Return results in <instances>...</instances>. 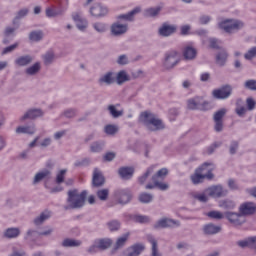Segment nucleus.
I'll return each mask as SVG.
<instances>
[{
	"label": "nucleus",
	"instance_id": "4be33fe9",
	"mask_svg": "<svg viewBox=\"0 0 256 256\" xmlns=\"http://www.w3.org/2000/svg\"><path fill=\"white\" fill-rule=\"evenodd\" d=\"M128 239H129V233H125L121 237H119L116 240V243L111 250V255H115V253H117V251H119V249H123V247H125V244L127 243Z\"/></svg>",
	"mask_w": 256,
	"mask_h": 256
},
{
	"label": "nucleus",
	"instance_id": "4c0bfd02",
	"mask_svg": "<svg viewBox=\"0 0 256 256\" xmlns=\"http://www.w3.org/2000/svg\"><path fill=\"white\" fill-rule=\"evenodd\" d=\"M154 171H155V166L152 165L148 167L146 172L143 175L138 177L139 185H145V183H147V179H149L150 175H153Z\"/></svg>",
	"mask_w": 256,
	"mask_h": 256
},
{
	"label": "nucleus",
	"instance_id": "e2e57ef3",
	"mask_svg": "<svg viewBox=\"0 0 256 256\" xmlns=\"http://www.w3.org/2000/svg\"><path fill=\"white\" fill-rule=\"evenodd\" d=\"M91 164V159L89 158H84L82 160H78L74 163L75 167H89Z\"/></svg>",
	"mask_w": 256,
	"mask_h": 256
},
{
	"label": "nucleus",
	"instance_id": "6e6d98bb",
	"mask_svg": "<svg viewBox=\"0 0 256 256\" xmlns=\"http://www.w3.org/2000/svg\"><path fill=\"white\" fill-rule=\"evenodd\" d=\"M107 227L109 231H119V229H121V222L118 220H112L107 223Z\"/></svg>",
	"mask_w": 256,
	"mask_h": 256
},
{
	"label": "nucleus",
	"instance_id": "0eeeda50",
	"mask_svg": "<svg viewBox=\"0 0 256 256\" xmlns=\"http://www.w3.org/2000/svg\"><path fill=\"white\" fill-rule=\"evenodd\" d=\"M114 198L119 205H127L133 199V194L129 189H117L114 191Z\"/></svg>",
	"mask_w": 256,
	"mask_h": 256
},
{
	"label": "nucleus",
	"instance_id": "9b49d317",
	"mask_svg": "<svg viewBox=\"0 0 256 256\" xmlns=\"http://www.w3.org/2000/svg\"><path fill=\"white\" fill-rule=\"evenodd\" d=\"M206 193L213 199H220V197H227L229 191L224 189L221 185H215L207 188Z\"/></svg>",
	"mask_w": 256,
	"mask_h": 256
},
{
	"label": "nucleus",
	"instance_id": "2f4dec72",
	"mask_svg": "<svg viewBox=\"0 0 256 256\" xmlns=\"http://www.w3.org/2000/svg\"><path fill=\"white\" fill-rule=\"evenodd\" d=\"M152 183H148L145 189H155V187L160 191H167V189H169V184L163 183L161 180H152Z\"/></svg>",
	"mask_w": 256,
	"mask_h": 256
},
{
	"label": "nucleus",
	"instance_id": "c756f323",
	"mask_svg": "<svg viewBox=\"0 0 256 256\" xmlns=\"http://www.w3.org/2000/svg\"><path fill=\"white\" fill-rule=\"evenodd\" d=\"M62 247L69 249V248H75V247H81L83 245V242L81 240L73 239V238H65L62 243Z\"/></svg>",
	"mask_w": 256,
	"mask_h": 256
},
{
	"label": "nucleus",
	"instance_id": "c85d7f7f",
	"mask_svg": "<svg viewBox=\"0 0 256 256\" xmlns=\"http://www.w3.org/2000/svg\"><path fill=\"white\" fill-rule=\"evenodd\" d=\"M43 179H51V171L48 169L42 170L34 176L33 185H37V183H41Z\"/></svg>",
	"mask_w": 256,
	"mask_h": 256
},
{
	"label": "nucleus",
	"instance_id": "2eb2a0df",
	"mask_svg": "<svg viewBox=\"0 0 256 256\" xmlns=\"http://www.w3.org/2000/svg\"><path fill=\"white\" fill-rule=\"evenodd\" d=\"M239 212L242 217H247L249 215H255L256 213V203L255 202H244L239 206Z\"/></svg>",
	"mask_w": 256,
	"mask_h": 256
},
{
	"label": "nucleus",
	"instance_id": "dca6fc26",
	"mask_svg": "<svg viewBox=\"0 0 256 256\" xmlns=\"http://www.w3.org/2000/svg\"><path fill=\"white\" fill-rule=\"evenodd\" d=\"M144 251H145V245L137 243L128 247L126 251L122 252L120 256H139Z\"/></svg>",
	"mask_w": 256,
	"mask_h": 256
},
{
	"label": "nucleus",
	"instance_id": "79ce46f5",
	"mask_svg": "<svg viewBox=\"0 0 256 256\" xmlns=\"http://www.w3.org/2000/svg\"><path fill=\"white\" fill-rule=\"evenodd\" d=\"M227 57H229V55L225 51L219 52L216 55V63L219 65V67H225V64L227 63Z\"/></svg>",
	"mask_w": 256,
	"mask_h": 256
},
{
	"label": "nucleus",
	"instance_id": "37998d69",
	"mask_svg": "<svg viewBox=\"0 0 256 256\" xmlns=\"http://www.w3.org/2000/svg\"><path fill=\"white\" fill-rule=\"evenodd\" d=\"M104 147H105V142L96 141L90 145V151H91V153H101V151H103Z\"/></svg>",
	"mask_w": 256,
	"mask_h": 256
},
{
	"label": "nucleus",
	"instance_id": "e433bc0d",
	"mask_svg": "<svg viewBox=\"0 0 256 256\" xmlns=\"http://www.w3.org/2000/svg\"><path fill=\"white\" fill-rule=\"evenodd\" d=\"M29 15V9L28 8H22L17 13L16 16L13 19V25H16V27H19V21L21 19H24V17H27Z\"/></svg>",
	"mask_w": 256,
	"mask_h": 256
},
{
	"label": "nucleus",
	"instance_id": "1a4fd4ad",
	"mask_svg": "<svg viewBox=\"0 0 256 256\" xmlns=\"http://www.w3.org/2000/svg\"><path fill=\"white\" fill-rule=\"evenodd\" d=\"M127 31H129V24H121L119 21L112 23L110 26L112 37H123Z\"/></svg>",
	"mask_w": 256,
	"mask_h": 256
},
{
	"label": "nucleus",
	"instance_id": "393cba45",
	"mask_svg": "<svg viewBox=\"0 0 256 256\" xmlns=\"http://www.w3.org/2000/svg\"><path fill=\"white\" fill-rule=\"evenodd\" d=\"M33 61V56L26 54L18 57L14 63L17 65V67H27L28 65H31Z\"/></svg>",
	"mask_w": 256,
	"mask_h": 256
},
{
	"label": "nucleus",
	"instance_id": "f8f14e48",
	"mask_svg": "<svg viewBox=\"0 0 256 256\" xmlns=\"http://www.w3.org/2000/svg\"><path fill=\"white\" fill-rule=\"evenodd\" d=\"M226 219H228L229 223L234 225L235 227H239L245 223V218H243V214L241 212H225L224 213Z\"/></svg>",
	"mask_w": 256,
	"mask_h": 256
},
{
	"label": "nucleus",
	"instance_id": "7ed1b4c3",
	"mask_svg": "<svg viewBox=\"0 0 256 256\" xmlns=\"http://www.w3.org/2000/svg\"><path fill=\"white\" fill-rule=\"evenodd\" d=\"M213 164L209 162L203 163L199 168L195 170V173L191 176V181L194 185H199V183H203L205 179H208V181H211L215 175H213V168H210L207 170L206 174H203V170L205 167H209Z\"/></svg>",
	"mask_w": 256,
	"mask_h": 256
},
{
	"label": "nucleus",
	"instance_id": "473e14b6",
	"mask_svg": "<svg viewBox=\"0 0 256 256\" xmlns=\"http://www.w3.org/2000/svg\"><path fill=\"white\" fill-rule=\"evenodd\" d=\"M149 243L152 245L151 247V254L150 256H163V254L161 253V251H159V244L157 243V241L155 240V237L149 235L147 237Z\"/></svg>",
	"mask_w": 256,
	"mask_h": 256
},
{
	"label": "nucleus",
	"instance_id": "c03bdc74",
	"mask_svg": "<svg viewBox=\"0 0 256 256\" xmlns=\"http://www.w3.org/2000/svg\"><path fill=\"white\" fill-rule=\"evenodd\" d=\"M49 217H51V213L42 212L38 217L34 219V225L36 226L43 225V223H45V221H47Z\"/></svg>",
	"mask_w": 256,
	"mask_h": 256
},
{
	"label": "nucleus",
	"instance_id": "a19ab883",
	"mask_svg": "<svg viewBox=\"0 0 256 256\" xmlns=\"http://www.w3.org/2000/svg\"><path fill=\"white\" fill-rule=\"evenodd\" d=\"M29 40L33 43H39V41L43 40V31L35 30L29 33Z\"/></svg>",
	"mask_w": 256,
	"mask_h": 256
},
{
	"label": "nucleus",
	"instance_id": "864d4df0",
	"mask_svg": "<svg viewBox=\"0 0 256 256\" xmlns=\"http://www.w3.org/2000/svg\"><path fill=\"white\" fill-rule=\"evenodd\" d=\"M96 195L100 201H107V199H109V189H100L97 191Z\"/></svg>",
	"mask_w": 256,
	"mask_h": 256
},
{
	"label": "nucleus",
	"instance_id": "c9c22d12",
	"mask_svg": "<svg viewBox=\"0 0 256 256\" xmlns=\"http://www.w3.org/2000/svg\"><path fill=\"white\" fill-rule=\"evenodd\" d=\"M115 81L117 85H123V83H127V81H131V77L127 75V71L121 70L117 73L115 77Z\"/></svg>",
	"mask_w": 256,
	"mask_h": 256
},
{
	"label": "nucleus",
	"instance_id": "7c9ffc66",
	"mask_svg": "<svg viewBox=\"0 0 256 256\" xmlns=\"http://www.w3.org/2000/svg\"><path fill=\"white\" fill-rule=\"evenodd\" d=\"M21 235V230L18 227H11L4 231L3 237L5 239H17Z\"/></svg>",
	"mask_w": 256,
	"mask_h": 256
},
{
	"label": "nucleus",
	"instance_id": "338daca9",
	"mask_svg": "<svg viewBox=\"0 0 256 256\" xmlns=\"http://www.w3.org/2000/svg\"><path fill=\"white\" fill-rule=\"evenodd\" d=\"M117 63H118V65H128L129 64V58L127 57V55L122 54L118 57Z\"/></svg>",
	"mask_w": 256,
	"mask_h": 256
},
{
	"label": "nucleus",
	"instance_id": "4468645a",
	"mask_svg": "<svg viewBox=\"0 0 256 256\" xmlns=\"http://www.w3.org/2000/svg\"><path fill=\"white\" fill-rule=\"evenodd\" d=\"M175 33H177V25H171L167 22L163 23L162 27L158 29L160 37H171V35H175Z\"/></svg>",
	"mask_w": 256,
	"mask_h": 256
},
{
	"label": "nucleus",
	"instance_id": "9d476101",
	"mask_svg": "<svg viewBox=\"0 0 256 256\" xmlns=\"http://www.w3.org/2000/svg\"><path fill=\"white\" fill-rule=\"evenodd\" d=\"M227 115V109L221 108L220 110L216 111L213 115V121H214V131L216 133H221L223 131V117Z\"/></svg>",
	"mask_w": 256,
	"mask_h": 256
},
{
	"label": "nucleus",
	"instance_id": "0e129e2a",
	"mask_svg": "<svg viewBox=\"0 0 256 256\" xmlns=\"http://www.w3.org/2000/svg\"><path fill=\"white\" fill-rule=\"evenodd\" d=\"M17 47H19L18 42L14 43L10 46H7L6 48L3 49L2 55H7L8 53H13V51H15V49H17Z\"/></svg>",
	"mask_w": 256,
	"mask_h": 256
},
{
	"label": "nucleus",
	"instance_id": "6ab92c4d",
	"mask_svg": "<svg viewBox=\"0 0 256 256\" xmlns=\"http://www.w3.org/2000/svg\"><path fill=\"white\" fill-rule=\"evenodd\" d=\"M139 13H141V7H136L126 14L116 16V19L117 21H135V15H139Z\"/></svg>",
	"mask_w": 256,
	"mask_h": 256
},
{
	"label": "nucleus",
	"instance_id": "13d9d810",
	"mask_svg": "<svg viewBox=\"0 0 256 256\" xmlns=\"http://www.w3.org/2000/svg\"><path fill=\"white\" fill-rule=\"evenodd\" d=\"M158 13H161V6H157L154 8H148L146 10V15H148V17H157Z\"/></svg>",
	"mask_w": 256,
	"mask_h": 256
},
{
	"label": "nucleus",
	"instance_id": "680f3d73",
	"mask_svg": "<svg viewBox=\"0 0 256 256\" xmlns=\"http://www.w3.org/2000/svg\"><path fill=\"white\" fill-rule=\"evenodd\" d=\"M256 57V46L250 48L247 53L244 54V58L247 61H251V59H254Z\"/></svg>",
	"mask_w": 256,
	"mask_h": 256
},
{
	"label": "nucleus",
	"instance_id": "774afa93",
	"mask_svg": "<svg viewBox=\"0 0 256 256\" xmlns=\"http://www.w3.org/2000/svg\"><path fill=\"white\" fill-rule=\"evenodd\" d=\"M62 11H55L51 8L46 9V17H57V15H61Z\"/></svg>",
	"mask_w": 256,
	"mask_h": 256
},
{
	"label": "nucleus",
	"instance_id": "603ef678",
	"mask_svg": "<svg viewBox=\"0 0 256 256\" xmlns=\"http://www.w3.org/2000/svg\"><path fill=\"white\" fill-rule=\"evenodd\" d=\"M194 199L200 201V203H207V201H209V194L207 193V189H205L203 193L194 195Z\"/></svg>",
	"mask_w": 256,
	"mask_h": 256
},
{
	"label": "nucleus",
	"instance_id": "052dcab7",
	"mask_svg": "<svg viewBox=\"0 0 256 256\" xmlns=\"http://www.w3.org/2000/svg\"><path fill=\"white\" fill-rule=\"evenodd\" d=\"M245 89H248L249 91H256V80L255 79H250L247 80L244 83Z\"/></svg>",
	"mask_w": 256,
	"mask_h": 256
},
{
	"label": "nucleus",
	"instance_id": "8fccbe9b",
	"mask_svg": "<svg viewBox=\"0 0 256 256\" xmlns=\"http://www.w3.org/2000/svg\"><path fill=\"white\" fill-rule=\"evenodd\" d=\"M138 199L140 203H144V204L151 203V201H153V194L143 192L139 195Z\"/></svg>",
	"mask_w": 256,
	"mask_h": 256
},
{
	"label": "nucleus",
	"instance_id": "6e6552de",
	"mask_svg": "<svg viewBox=\"0 0 256 256\" xmlns=\"http://www.w3.org/2000/svg\"><path fill=\"white\" fill-rule=\"evenodd\" d=\"M233 94V87L229 84L222 85L218 89H214L212 91V97L214 99H220V100H225L229 99L230 95Z\"/></svg>",
	"mask_w": 256,
	"mask_h": 256
},
{
	"label": "nucleus",
	"instance_id": "f704fd0d",
	"mask_svg": "<svg viewBox=\"0 0 256 256\" xmlns=\"http://www.w3.org/2000/svg\"><path fill=\"white\" fill-rule=\"evenodd\" d=\"M99 85H113L115 83V76L113 72H107L98 80Z\"/></svg>",
	"mask_w": 256,
	"mask_h": 256
},
{
	"label": "nucleus",
	"instance_id": "58836bf2",
	"mask_svg": "<svg viewBox=\"0 0 256 256\" xmlns=\"http://www.w3.org/2000/svg\"><path fill=\"white\" fill-rule=\"evenodd\" d=\"M41 71V62H35L32 66L26 68L25 73L30 77L37 75Z\"/></svg>",
	"mask_w": 256,
	"mask_h": 256
},
{
	"label": "nucleus",
	"instance_id": "de8ad7c7",
	"mask_svg": "<svg viewBox=\"0 0 256 256\" xmlns=\"http://www.w3.org/2000/svg\"><path fill=\"white\" fill-rule=\"evenodd\" d=\"M167 175H169V170H167V168H162L152 176L151 181H161L164 177H167Z\"/></svg>",
	"mask_w": 256,
	"mask_h": 256
},
{
	"label": "nucleus",
	"instance_id": "a878e982",
	"mask_svg": "<svg viewBox=\"0 0 256 256\" xmlns=\"http://www.w3.org/2000/svg\"><path fill=\"white\" fill-rule=\"evenodd\" d=\"M117 107H121V104L116 105H108L107 110L109 112V115L113 117V119H119V117H123L125 111L123 109L117 110Z\"/></svg>",
	"mask_w": 256,
	"mask_h": 256
},
{
	"label": "nucleus",
	"instance_id": "ddd939ff",
	"mask_svg": "<svg viewBox=\"0 0 256 256\" xmlns=\"http://www.w3.org/2000/svg\"><path fill=\"white\" fill-rule=\"evenodd\" d=\"M179 221H175L173 219L169 218H162L158 220L154 225L153 229L159 230V229H168L171 227H179Z\"/></svg>",
	"mask_w": 256,
	"mask_h": 256
},
{
	"label": "nucleus",
	"instance_id": "69168bd1",
	"mask_svg": "<svg viewBox=\"0 0 256 256\" xmlns=\"http://www.w3.org/2000/svg\"><path fill=\"white\" fill-rule=\"evenodd\" d=\"M237 149H239V142L236 140H233L229 148L230 155H235V153H237Z\"/></svg>",
	"mask_w": 256,
	"mask_h": 256
},
{
	"label": "nucleus",
	"instance_id": "5701e85b",
	"mask_svg": "<svg viewBox=\"0 0 256 256\" xmlns=\"http://www.w3.org/2000/svg\"><path fill=\"white\" fill-rule=\"evenodd\" d=\"M118 174L124 181H129L135 174V168L133 167H121L118 170Z\"/></svg>",
	"mask_w": 256,
	"mask_h": 256
},
{
	"label": "nucleus",
	"instance_id": "f257e3e1",
	"mask_svg": "<svg viewBox=\"0 0 256 256\" xmlns=\"http://www.w3.org/2000/svg\"><path fill=\"white\" fill-rule=\"evenodd\" d=\"M67 205L64 206L65 211L72 209H81L85 207V201L87 200V190H83L79 193V190L73 189L67 192Z\"/></svg>",
	"mask_w": 256,
	"mask_h": 256
},
{
	"label": "nucleus",
	"instance_id": "cd10ccee",
	"mask_svg": "<svg viewBox=\"0 0 256 256\" xmlns=\"http://www.w3.org/2000/svg\"><path fill=\"white\" fill-rule=\"evenodd\" d=\"M255 242H256V236H251L248 237L244 240H240L237 242L238 247H241V249L249 248L253 249L255 247Z\"/></svg>",
	"mask_w": 256,
	"mask_h": 256
},
{
	"label": "nucleus",
	"instance_id": "a18cd8bd",
	"mask_svg": "<svg viewBox=\"0 0 256 256\" xmlns=\"http://www.w3.org/2000/svg\"><path fill=\"white\" fill-rule=\"evenodd\" d=\"M42 59L44 61V65L49 66L52 65L53 61H55V52L48 51L43 56Z\"/></svg>",
	"mask_w": 256,
	"mask_h": 256
},
{
	"label": "nucleus",
	"instance_id": "f3484780",
	"mask_svg": "<svg viewBox=\"0 0 256 256\" xmlns=\"http://www.w3.org/2000/svg\"><path fill=\"white\" fill-rule=\"evenodd\" d=\"M109 13V9L101 4H94L90 8V14L92 17H96L97 19H101V17H106Z\"/></svg>",
	"mask_w": 256,
	"mask_h": 256
},
{
	"label": "nucleus",
	"instance_id": "423d86ee",
	"mask_svg": "<svg viewBox=\"0 0 256 256\" xmlns=\"http://www.w3.org/2000/svg\"><path fill=\"white\" fill-rule=\"evenodd\" d=\"M179 61V52L176 50H170L165 53L163 67L164 69H173L175 66L178 65Z\"/></svg>",
	"mask_w": 256,
	"mask_h": 256
},
{
	"label": "nucleus",
	"instance_id": "5fc2aeb1",
	"mask_svg": "<svg viewBox=\"0 0 256 256\" xmlns=\"http://www.w3.org/2000/svg\"><path fill=\"white\" fill-rule=\"evenodd\" d=\"M119 131V128L113 124H108L104 127V133L106 135H115Z\"/></svg>",
	"mask_w": 256,
	"mask_h": 256
},
{
	"label": "nucleus",
	"instance_id": "bb28decb",
	"mask_svg": "<svg viewBox=\"0 0 256 256\" xmlns=\"http://www.w3.org/2000/svg\"><path fill=\"white\" fill-rule=\"evenodd\" d=\"M183 57L186 61H193L197 57V49L192 46H186L183 49Z\"/></svg>",
	"mask_w": 256,
	"mask_h": 256
},
{
	"label": "nucleus",
	"instance_id": "72a5a7b5",
	"mask_svg": "<svg viewBox=\"0 0 256 256\" xmlns=\"http://www.w3.org/2000/svg\"><path fill=\"white\" fill-rule=\"evenodd\" d=\"M95 244L98 245V249L100 251H106V249H109V247L113 245V240L110 238H101L95 240Z\"/></svg>",
	"mask_w": 256,
	"mask_h": 256
},
{
	"label": "nucleus",
	"instance_id": "a211bd4d",
	"mask_svg": "<svg viewBox=\"0 0 256 256\" xmlns=\"http://www.w3.org/2000/svg\"><path fill=\"white\" fill-rule=\"evenodd\" d=\"M72 19L79 31H85V29H87L89 23L87 22V19L83 18L81 12H73Z\"/></svg>",
	"mask_w": 256,
	"mask_h": 256
},
{
	"label": "nucleus",
	"instance_id": "20e7f679",
	"mask_svg": "<svg viewBox=\"0 0 256 256\" xmlns=\"http://www.w3.org/2000/svg\"><path fill=\"white\" fill-rule=\"evenodd\" d=\"M187 108L191 111H209L211 107H209V103L207 101H203V97L195 96L187 101Z\"/></svg>",
	"mask_w": 256,
	"mask_h": 256
},
{
	"label": "nucleus",
	"instance_id": "39448f33",
	"mask_svg": "<svg viewBox=\"0 0 256 256\" xmlns=\"http://www.w3.org/2000/svg\"><path fill=\"white\" fill-rule=\"evenodd\" d=\"M219 29L225 31V33H233V31H239V29H243L244 24L242 21L226 19L218 24Z\"/></svg>",
	"mask_w": 256,
	"mask_h": 256
},
{
	"label": "nucleus",
	"instance_id": "aec40b11",
	"mask_svg": "<svg viewBox=\"0 0 256 256\" xmlns=\"http://www.w3.org/2000/svg\"><path fill=\"white\" fill-rule=\"evenodd\" d=\"M202 231L204 235H217V233H221V231H223V228L213 223H208L203 226Z\"/></svg>",
	"mask_w": 256,
	"mask_h": 256
},
{
	"label": "nucleus",
	"instance_id": "bf43d9fd",
	"mask_svg": "<svg viewBox=\"0 0 256 256\" xmlns=\"http://www.w3.org/2000/svg\"><path fill=\"white\" fill-rule=\"evenodd\" d=\"M67 173V169H62L58 172L56 176L57 185H61V183L65 182V174Z\"/></svg>",
	"mask_w": 256,
	"mask_h": 256
},
{
	"label": "nucleus",
	"instance_id": "b1692460",
	"mask_svg": "<svg viewBox=\"0 0 256 256\" xmlns=\"http://www.w3.org/2000/svg\"><path fill=\"white\" fill-rule=\"evenodd\" d=\"M37 117H43V111L41 109H30L20 118V121H26V119H37Z\"/></svg>",
	"mask_w": 256,
	"mask_h": 256
},
{
	"label": "nucleus",
	"instance_id": "ea45409f",
	"mask_svg": "<svg viewBox=\"0 0 256 256\" xmlns=\"http://www.w3.org/2000/svg\"><path fill=\"white\" fill-rule=\"evenodd\" d=\"M36 129H35V124H32L30 126H19L16 129V133L21 134H27V135H34Z\"/></svg>",
	"mask_w": 256,
	"mask_h": 256
},
{
	"label": "nucleus",
	"instance_id": "4d7b16f0",
	"mask_svg": "<svg viewBox=\"0 0 256 256\" xmlns=\"http://www.w3.org/2000/svg\"><path fill=\"white\" fill-rule=\"evenodd\" d=\"M207 217L210 219H216L217 221H221L225 216L220 211H210L207 213Z\"/></svg>",
	"mask_w": 256,
	"mask_h": 256
},
{
	"label": "nucleus",
	"instance_id": "49530a36",
	"mask_svg": "<svg viewBox=\"0 0 256 256\" xmlns=\"http://www.w3.org/2000/svg\"><path fill=\"white\" fill-rule=\"evenodd\" d=\"M92 27L96 31V33H107V24L104 22H95L92 24Z\"/></svg>",
	"mask_w": 256,
	"mask_h": 256
},
{
	"label": "nucleus",
	"instance_id": "09e8293b",
	"mask_svg": "<svg viewBox=\"0 0 256 256\" xmlns=\"http://www.w3.org/2000/svg\"><path fill=\"white\" fill-rule=\"evenodd\" d=\"M218 205H219V207H221V209H227V210H231L234 207H236L235 202L233 200H229V199L219 201Z\"/></svg>",
	"mask_w": 256,
	"mask_h": 256
},
{
	"label": "nucleus",
	"instance_id": "f03ea898",
	"mask_svg": "<svg viewBox=\"0 0 256 256\" xmlns=\"http://www.w3.org/2000/svg\"><path fill=\"white\" fill-rule=\"evenodd\" d=\"M139 119L140 122L149 129V131H161L165 129L163 120L157 118V116L151 112H142Z\"/></svg>",
	"mask_w": 256,
	"mask_h": 256
},
{
	"label": "nucleus",
	"instance_id": "412c9836",
	"mask_svg": "<svg viewBox=\"0 0 256 256\" xmlns=\"http://www.w3.org/2000/svg\"><path fill=\"white\" fill-rule=\"evenodd\" d=\"M92 184L94 187H103L105 185V177L97 168L93 172Z\"/></svg>",
	"mask_w": 256,
	"mask_h": 256
},
{
	"label": "nucleus",
	"instance_id": "3c124183",
	"mask_svg": "<svg viewBox=\"0 0 256 256\" xmlns=\"http://www.w3.org/2000/svg\"><path fill=\"white\" fill-rule=\"evenodd\" d=\"M131 219L135 223H149L151 221L149 216H143V215H132Z\"/></svg>",
	"mask_w": 256,
	"mask_h": 256
}]
</instances>
